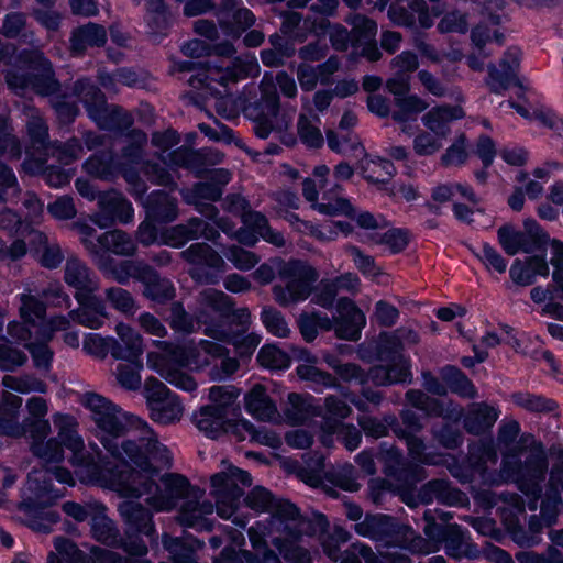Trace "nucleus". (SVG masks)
<instances>
[{
	"label": "nucleus",
	"instance_id": "22",
	"mask_svg": "<svg viewBox=\"0 0 563 563\" xmlns=\"http://www.w3.org/2000/svg\"><path fill=\"white\" fill-rule=\"evenodd\" d=\"M208 318L206 313L200 314L205 327L203 333L217 341L231 344L241 358H249L261 343L262 336L255 332L233 331L223 324L211 322Z\"/></svg>",
	"mask_w": 563,
	"mask_h": 563
},
{
	"label": "nucleus",
	"instance_id": "28",
	"mask_svg": "<svg viewBox=\"0 0 563 563\" xmlns=\"http://www.w3.org/2000/svg\"><path fill=\"white\" fill-rule=\"evenodd\" d=\"M222 187L214 183H197L191 188H181L179 194L185 203L194 206L195 209L205 216V218H213L218 213V209L206 201H218L222 196Z\"/></svg>",
	"mask_w": 563,
	"mask_h": 563
},
{
	"label": "nucleus",
	"instance_id": "33",
	"mask_svg": "<svg viewBox=\"0 0 563 563\" xmlns=\"http://www.w3.org/2000/svg\"><path fill=\"white\" fill-rule=\"evenodd\" d=\"M173 191L153 190L144 203L147 218L162 224L174 222L179 216L178 199Z\"/></svg>",
	"mask_w": 563,
	"mask_h": 563
},
{
	"label": "nucleus",
	"instance_id": "19",
	"mask_svg": "<svg viewBox=\"0 0 563 563\" xmlns=\"http://www.w3.org/2000/svg\"><path fill=\"white\" fill-rule=\"evenodd\" d=\"M319 184L314 179L306 178L302 183V194L311 207L321 214L325 216H346L352 217L353 206L346 198L339 197L342 187L339 184H333L328 190L324 189L322 194V201H318Z\"/></svg>",
	"mask_w": 563,
	"mask_h": 563
},
{
	"label": "nucleus",
	"instance_id": "35",
	"mask_svg": "<svg viewBox=\"0 0 563 563\" xmlns=\"http://www.w3.org/2000/svg\"><path fill=\"white\" fill-rule=\"evenodd\" d=\"M220 29L231 38H239L243 32L255 24V15L247 8H239L234 11L227 8L217 12Z\"/></svg>",
	"mask_w": 563,
	"mask_h": 563
},
{
	"label": "nucleus",
	"instance_id": "27",
	"mask_svg": "<svg viewBox=\"0 0 563 563\" xmlns=\"http://www.w3.org/2000/svg\"><path fill=\"white\" fill-rule=\"evenodd\" d=\"M410 85L408 79L397 80L389 78V93L398 96L396 106L398 111L393 113L396 121L405 122L412 120L428 108V103L418 95L408 93Z\"/></svg>",
	"mask_w": 563,
	"mask_h": 563
},
{
	"label": "nucleus",
	"instance_id": "38",
	"mask_svg": "<svg viewBox=\"0 0 563 563\" xmlns=\"http://www.w3.org/2000/svg\"><path fill=\"white\" fill-rule=\"evenodd\" d=\"M499 417V411L485 402L478 404L463 416V428L472 435H482L489 431Z\"/></svg>",
	"mask_w": 563,
	"mask_h": 563
},
{
	"label": "nucleus",
	"instance_id": "50",
	"mask_svg": "<svg viewBox=\"0 0 563 563\" xmlns=\"http://www.w3.org/2000/svg\"><path fill=\"white\" fill-rule=\"evenodd\" d=\"M20 307L19 314L21 320L25 323L32 324V327L38 328L46 318V303L42 301L37 296L31 292H23L18 295Z\"/></svg>",
	"mask_w": 563,
	"mask_h": 563
},
{
	"label": "nucleus",
	"instance_id": "32",
	"mask_svg": "<svg viewBox=\"0 0 563 563\" xmlns=\"http://www.w3.org/2000/svg\"><path fill=\"white\" fill-rule=\"evenodd\" d=\"M210 152L202 150H191L185 146L170 151L161 159L169 168H186L191 170L197 177L203 176L208 170L207 164Z\"/></svg>",
	"mask_w": 563,
	"mask_h": 563
},
{
	"label": "nucleus",
	"instance_id": "20",
	"mask_svg": "<svg viewBox=\"0 0 563 563\" xmlns=\"http://www.w3.org/2000/svg\"><path fill=\"white\" fill-rule=\"evenodd\" d=\"M242 227L235 232V240L246 246H254L260 239L276 246L283 247L286 244L282 232L271 228L268 219L258 211H249L243 216Z\"/></svg>",
	"mask_w": 563,
	"mask_h": 563
},
{
	"label": "nucleus",
	"instance_id": "64",
	"mask_svg": "<svg viewBox=\"0 0 563 563\" xmlns=\"http://www.w3.org/2000/svg\"><path fill=\"white\" fill-rule=\"evenodd\" d=\"M26 132L34 147L46 151L49 142L48 125L37 111L32 112L26 123Z\"/></svg>",
	"mask_w": 563,
	"mask_h": 563
},
{
	"label": "nucleus",
	"instance_id": "42",
	"mask_svg": "<svg viewBox=\"0 0 563 563\" xmlns=\"http://www.w3.org/2000/svg\"><path fill=\"white\" fill-rule=\"evenodd\" d=\"M196 427L208 438L217 439L224 431L227 415L221 408L203 406L194 413Z\"/></svg>",
	"mask_w": 563,
	"mask_h": 563
},
{
	"label": "nucleus",
	"instance_id": "43",
	"mask_svg": "<svg viewBox=\"0 0 563 563\" xmlns=\"http://www.w3.org/2000/svg\"><path fill=\"white\" fill-rule=\"evenodd\" d=\"M234 433L240 440L249 438L251 442H255L272 449H278L282 445L280 437L267 429L266 427L256 428L252 422L242 418L234 424Z\"/></svg>",
	"mask_w": 563,
	"mask_h": 563
},
{
	"label": "nucleus",
	"instance_id": "13",
	"mask_svg": "<svg viewBox=\"0 0 563 563\" xmlns=\"http://www.w3.org/2000/svg\"><path fill=\"white\" fill-rule=\"evenodd\" d=\"M144 396L146 398L152 420L162 424L179 421L184 407L178 395L155 377L144 382Z\"/></svg>",
	"mask_w": 563,
	"mask_h": 563
},
{
	"label": "nucleus",
	"instance_id": "31",
	"mask_svg": "<svg viewBox=\"0 0 563 563\" xmlns=\"http://www.w3.org/2000/svg\"><path fill=\"white\" fill-rule=\"evenodd\" d=\"M114 331L118 338L113 336L112 357L121 361L141 358L144 352L143 336L124 322H118Z\"/></svg>",
	"mask_w": 563,
	"mask_h": 563
},
{
	"label": "nucleus",
	"instance_id": "16",
	"mask_svg": "<svg viewBox=\"0 0 563 563\" xmlns=\"http://www.w3.org/2000/svg\"><path fill=\"white\" fill-rule=\"evenodd\" d=\"M69 329V321L63 314L51 316L46 321L38 325L34 341L25 344V349L30 352L34 367L42 372L48 373L52 369L54 352L48 343L53 340L58 331Z\"/></svg>",
	"mask_w": 563,
	"mask_h": 563
},
{
	"label": "nucleus",
	"instance_id": "1",
	"mask_svg": "<svg viewBox=\"0 0 563 563\" xmlns=\"http://www.w3.org/2000/svg\"><path fill=\"white\" fill-rule=\"evenodd\" d=\"M82 404L91 412L96 437L112 456L122 460L110 472L85 471L88 481L125 498H143L156 512L177 508V521L196 531L212 530L214 509L219 517L231 520L239 529L246 528L250 519L239 514V506L244 488L252 485L249 472L222 461V470L210 478L216 505L202 499V492L184 475L166 473L161 476L159 485L154 477L161 468L172 466V456L148 423L95 393L86 394Z\"/></svg>",
	"mask_w": 563,
	"mask_h": 563
},
{
	"label": "nucleus",
	"instance_id": "57",
	"mask_svg": "<svg viewBox=\"0 0 563 563\" xmlns=\"http://www.w3.org/2000/svg\"><path fill=\"white\" fill-rule=\"evenodd\" d=\"M401 426L397 417L389 412V431L397 438L418 434L422 430L421 417L411 409H404L400 413Z\"/></svg>",
	"mask_w": 563,
	"mask_h": 563
},
{
	"label": "nucleus",
	"instance_id": "15",
	"mask_svg": "<svg viewBox=\"0 0 563 563\" xmlns=\"http://www.w3.org/2000/svg\"><path fill=\"white\" fill-rule=\"evenodd\" d=\"M180 256L184 261L194 265L189 274L194 280L200 284H217L219 275L225 266L221 255L207 243H192L180 252Z\"/></svg>",
	"mask_w": 563,
	"mask_h": 563
},
{
	"label": "nucleus",
	"instance_id": "53",
	"mask_svg": "<svg viewBox=\"0 0 563 563\" xmlns=\"http://www.w3.org/2000/svg\"><path fill=\"white\" fill-rule=\"evenodd\" d=\"M45 153L62 165H70L82 156L84 147L79 139L70 137L66 142H52Z\"/></svg>",
	"mask_w": 563,
	"mask_h": 563
},
{
	"label": "nucleus",
	"instance_id": "17",
	"mask_svg": "<svg viewBox=\"0 0 563 563\" xmlns=\"http://www.w3.org/2000/svg\"><path fill=\"white\" fill-rule=\"evenodd\" d=\"M89 219L100 229L111 228L115 223L129 224L134 220V208L121 191L110 189L100 194L98 211Z\"/></svg>",
	"mask_w": 563,
	"mask_h": 563
},
{
	"label": "nucleus",
	"instance_id": "58",
	"mask_svg": "<svg viewBox=\"0 0 563 563\" xmlns=\"http://www.w3.org/2000/svg\"><path fill=\"white\" fill-rule=\"evenodd\" d=\"M409 9L397 8L389 3V22L409 29L416 27V15L429 9L426 0H410Z\"/></svg>",
	"mask_w": 563,
	"mask_h": 563
},
{
	"label": "nucleus",
	"instance_id": "23",
	"mask_svg": "<svg viewBox=\"0 0 563 563\" xmlns=\"http://www.w3.org/2000/svg\"><path fill=\"white\" fill-rule=\"evenodd\" d=\"M336 310L339 317L335 319L334 324L335 335L347 341L360 340L362 329L366 324V318L362 310L347 298L339 299Z\"/></svg>",
	"mask_w": 563,
	"mask_h": 563
},
{
	"label": "nucleus",
	"instance_id": "39",
	"mask_svg": "<svg viewBox=\"0 0 563 563\" xmlns=\"http://www.w3.org/2000/svg\"><path fill=\"white\" fill-rule=\"evenodd\" d=\"M107 42V31L102 25L89 22L76 27L70 36L73 55H81L87 47L103 46Z\"/></svg>",
	"mask_w": 563,
	"mask_h": 563
},
{
	"label": "nucleus",
	"instance_id": "2",
	"mask_svg": "<svg viewBox=\"0 0 563 563\" xmlns=\"http://www.w3.org/2000/svg\"><path fill=\"white\" fill-rule=\"evenodd\" d=\"M22 399L19 396L7 395L0 401V435L19 438L29 434L32 439L31 452L45 463H58L64 460L63 446L71 452L70 463L76 474L85 484L96 485L88 481L85 471L110 472L112 463L106 461L97 444H89L85 448L82 438L76 430V422L73 417L55 415L54 423L58 429L57 438L47 439L51 432L49 421L46 419L48 405L42 397H31L26 401L29 417L19 423V411Z\"/></svg>",
	"mask_w": 563,
	"mask_h": 563
},
{
	"label": "nucleus",
	"instance_id": "21",
	"mask_svg": "<svg viewBox=\"0 0 563 563\" xmlns=\"http://www.w3.org/2000/svg\"><path fill=\"white\" fill-rule=\"evenodd\" d=\"M199 238L216 242L220 238V233L208 221L198 217H191L184 223L164 228L161 243L174 249H180L189 241L198 240Z\"/></svg>",
	"mask_w": 563,
	"mask_h": 563
},
{
	"label": "nucleus",
	"instance_id": "14",
	"mask_svg": "<svg viewBox=\"0 0 563 563\" xmlns=\"http://www.w3.org/2000/svg\"><path fill=\"white\" fill-rule=\"evenodd\" d=\"M435 377L431 372L422 373L426 390L435 396H445L448 390L461 398L474 399L478 391L472 379L456 365L446 364L439 369Z\"/></svg>",
	"mask_w": 563,
	"mask_h": 563
},
{
	"label": "nucleus",
	"instance_id": "47",
	"mask_svg": "<svg viewBox=\"0 0 563 563\" xmlns=\"http://www.w3.org/2000/svg\"><path fill=\"white\" fill-rule=\"evenodd\" d=\"M560 489H563V464H554L550 471L549 495L542 501L541 510L548 525H552L556 517L555 507L562 503Z\"/></svg>",
	"mask_w": 563,
	"mask_h": 563
},
{
	"label": "nucleus",
	"instance_id": "5",
	"mask_svg": "<svg viewBox=\"0 0 563 563\" xmlns=\"http://www.w3.org/2000/svg\"><path fill=\"white\" fill-rule=\"evenodd\" d=\"M174 71H194L188 84L198 90V95L208 99H216V108L221 112L224 97L229 95L228 86L247 77H256L260 74V65L254 55L234 57L229 63L213 62L203 65L191 60H178L173 65Z\"/></svg>",
	"mask_w": 563,
	"mask_h": 563
},
{
	"label": "nucleus",
	"instance_id": "54",
	"mask_svg": "<svg viewBox=\"0 0 563 563\" xmlns=\"http://www.w3.org/2000/svg\"><path fill=\"white\" fill-rule=\"evenodd\" d=\"M104 301L115 311L125 317H132L139 310V305L133 295L119 286L104 289Z\"/></svg>",
	"mask_w": 563,
	"mask_h": 563
},
{
	"label": "nucleus",
	"instance_id": "10",
	"mask_svg": "<svg viewBox=\"0 0 563 563\" xmlns=\"http://www.w3.org/2000/svg\"><path fill=\"white\" fill-rule=\"evenodd\" d=\"M279 283L274 285V299L279 306L288 307L305 301L312 294L319 274L308 262L289 260L278 266Z\"/></svg>",
	"mask_w": 563,
	"mask_h": 563
},
{
	"label": "nucleus",
	"instance_id": "4",
	"mask_svg": "<svg viewBox=\"0 0 563 563\" xmlns=\"http://www.w3.org/2000/svg\"><path fill=\"white\" fill-rule=\"evenodd\" d=\"M245 505L256 514L268 512L265 521H256L249 529L253 547L265 543L271 538L272 544L279 555L288 563H311L307 549L299 544L305 534H310L312 523L300 514V510L288 500H277L272 493L255 486L244 498Z\"/></svg>",
	"mask_w": 563,
	"mask_h": 563
},
{
	"label": "nucleus",
	"instance_id": "18",
	"mask_svg": "<svg viewBox=\"0 0 563 563\" xmlns=\"http://www.w3.org/2000/svg\"><path fill=\"white\" fill-rule=\"evenodd\" d=\"M74 298L78 307L71 309L66 316L69 323L74 321L85 328L98 330L110 319L108 306L97 292H78L74 294Z\"/></svg>",
	"mask_w": 563,
	"mask_h": 563
},
{
	"label": "nucleus",
	"instance_id": "52",
	"mask_svg": "<svg viewBox=\"0 0 563 563\" xmlns=\"http://www.w3.org/2000/svg\"><path fill=\"white\" fill-rule=\"evenodd\" d=\"M512 402L529 412L551 413L554 412L559 405L554 399L547 398L542 395H534L528 391H515L511 394Z\"/></svg>",
	"mask_w": 563,
	"mask_h": 563
},
{
	"label": "nucleus",
	"instance_id": "40",
	"mask_svg": "<svg viewBox=\"0 0 563 563\" xmlns=\"http://www.w3.org/2000/svg\"><path fill=\"white\" fill-rule=\"evenodd\" d=\"M460 107L438 106L428 111L423 118V124L438 137L444 139L450 133L449 123L463 118Z\"/></svg>",
	"mask_w": 563,
	"mask_h": 563
},
{
	"label": "nucleus",
	"instance_id": "62",
	"mask_svg": "<svg viewBox=\"0 0 563 563\" xmlns=\"http://www.w3.org/2000/svg\"><path fill=\"white\" fill-rule=\"evenodd\" d=\"M2 384L7 389L20 394H45L47 391V385L43 380L38 379L37 377L31 374H25L22 376L5 375L2 378Z\"/></svg>",
	"mask_w": 563,
	"mask_h": 563
},
{
	"label": "nucleus",
	"instance_id": "3",
	"mask_svg": "<svg viewBox=\"0 0 563 563\" xmlns=\"http://www.w3.org/2000/svg\"><path fill=\"white\" fill-rule=\"evenodd\" d=\"M157 351H150L146 365L174 387L191 393L196 390L197 383L191 375L183 368L202 369L212 366L210 378L214 382L225 380L240 367L235 357L229 355V350L218 342L200 340L176 345L169 341L154 340Z\"/></svg>",
	"mask_w": 563,
	"mask_h": 563
},
{
	"label": "nucleus",
	"instance_id": "6",
	"mask_svg": "<svg viewBox=\"0 0 563 563\" xmlns=\"http://www.w3.org/2000/svg\"><path fill=\"white\" fill-rule=\"evenodd\" d=\"M33 49H24L15 57L14 65L5 70V81L15 93L32 89L42 96H54L59 89L52 63L45 57L38 44L34 41Z\"/></svg>",
	"mask_w": 563,
	"mask_h": 563
},
{
	"label": "nucleus",
	"instance_id": "56",
	"mask_svg": "<svg viewBox=\"0 0 563 563\" xmlns=\"http://www.w3.org/2000/svg\"><path fill=\"white\" fill-rule=\"evenodd\" d=\"M327 142L331 151L342 155H353L360 158L365 155V148L358 137L353 134L339 136L335 132H327Z\"/></svg>",
	"mask_w": 563,
	"mask_h": 563
},
{
	"label": "nucleus",
	"instance_id": "45",
	"mask_svg": "<svg viewBox=\"0 0 563 563\" xmlns=\"http://www.w3.org/2000/svg\"><path fill=\"white\" fill-rule=\"evenodd\" d=\"M102 272L109 274L118 284L128 285L130 279L140 282L141 278H144L148 268L144 261L126 260L113 263L111 260H107V271Z\"/></svg>",
	"mask_w": 563,
	"mask_h": 563
},
{
	"label": "nucleus",
	"instance_id": "48",
	"mask_svg": "<svg viewBox=\"0 0 563 563\" xmlns=\"http://www.w3.org/2000/svg\"><path fill=\"white\" fill-rule=\"evenodd\" d=\"M321 120L318 114L301 113L297 121V133L300 142L310 148H320L324 139L320 130Z\"/></svg>",
	"mask_w": 563,
	"mask_h": 563
},
{
	"label": "nucleus",
	"instance_id": "30",
	"mask_svg": "<svg viewBox=\"0 0 563 563\" xmlns=\"http://www.w3.org/2000/svg\"><path fill=\"white\" fill-rule=\"evenodd\" d=\"M284 419L291 426H310V421L322 416V406L311 395L290 393Z\"/></svg>",
	"mask_w": 563,
	"mask_h": 563
},
{
	"label": "nucleus",
	"instance_id": "26",
	"mask_svg": "<svg viewBox=\"0 0 563 563\" xmlns=\"http://www.w3.org/2000/svg\"><path fill=\"white\" fill-rule=\"evenodd\" d=\"M297 360L305 362L296 367V373L300 379L311 383V388L316 393H323L325 389L339 388L336 378L328 372L319 369L317 356L306 349H292Z\"/></svg>",
	"mask_w": 563,
	"mask_h": 563
},
{
	"label": "nucleus",
	"instance_id": "36",
	"mask_svg": "<svg viewBox=\"0 0 563 563\" xmlns=\"http://www.w3.org/2000/svg\"><path fill=\"white\" fill-rule=\"evenodd\" d=\"M143 0H132L136 5ZM145 22L147 33L154 41H159L167 34L170 26V14L164 0H147Z\"/></svg>",
	"mask_w": 563,
	"mask_h": 563
},
{
	"label": "nucleus",
	"instance_id": "44",
	"mask_svg": "<svg viewBox=\"0 0 563 563\" xmlns=\"http://www.w3.org/2000/svg\"><path fill=\"white\" fill-rule=\"evenodd\" d=\"M521 252L526 254H540L548 251L551 238L549 233L533 218L523 221Z\"/></svg>",
	"mask_w": 563,
	"mask_h": 563
},
{
	"label": "nucleus",
	"instance_id": "24",
	"mask_svg": "<svg viewBox=\"0 0 563 563\" xmlns=\"http://www.w3.org/2000/svg\"><path fill=\"white\" fill-rule=\"evenodd\" d=\"M100 253L92 260L96 262L100 271H107V254L112 253L119 256H133L137 250L136 242L126 232L114 229L107 231L98 236Z\"/></svg>",
	"mask_w": 563,
	"mask_h": 563
},
{
	"label": "nucleus",
	"instance_id": "25",
	"mask_svg": "<svg viewBox=\"0 0 563 563\" xmlns=\"http://www.w3.org/2000/svg\"><path fill=\"white\" fill-rule=\"evenodd\" d=\"M345 21L353 27V36L356 41L355 51L360 48V55L371 62L378 60L382 54L375 42L377 34L376 22L358 13L350 14Z\"/></svg>",
	"mask_w": 563,
	"mask_h": 563
},
{
	"label": "nucleus",
	"instance_id": "41",
	"mask_svg": "<svg viewBox=\"0 0 563 563\" xmlns=\"http://www.w3.org/2000/svg\"><path fill=\"white\" fill-rule=\"evenodd\" d=\"M82 169L95 178L112 180L120 172V166L112 151H99L82 163Z\"/></svg>",
	"mask_w": 563,
	"mask_h": 563
},
{
	"label": "nucleus",
	"instance_id": "49",
	"mask_svg": "<svg viewBox=\"0 0 563 563\" xmlns=\"http://www.w3.org/2000/svg\"><path fill=\"white\" fill-rule=\"evenodd\" d=\"M412 361L404 352H394L393 343L389 344V386L412 384Z\"/></svg>",
	"mask_w": 563,
	"mask_h": 563
},
{
	"label": "nucleus",
	"instance_id": "37",
	"mask_svg": "<svg viewBox=\"0 0 563 563\" xmlns=\"http://www.w3.org/2000/svg\"><path fill=\"white\" fill-rule=\"evenodd\" d=\"M148 272L141 278L140 283L143 285V296L151 301L157 303H165L172 300L176 290L173 283L165 277H162L158 272L147 264Z\"/></svg>",
	"mask_w": 563,
	"mask_h": 563
},
{
	"label": "nucleus",
	"instance_id": "34",
	"mask_svg": "<svg viewBox=\"0 0 563 563\" xmlns=\"http://www.w3.org/2000/svg\"><path fill=\"white\" fill-rule=\"evenodd\" d=\"M245 410L254 418L267 421L278 422L280 415L276 404L271 399L266 389L262 385H255L244 397Z\"/></svg>",
	"mask_w": 563,
	"mask_h": 563
},
{
	"label": "nucleus",
	"instance_id": "61",
	"mask_svg": "<svg viewBox=\"0 0 563 563\" xmlns=\"http://www.w3.org/2000/svg\"><path fill=\"white\" fill-rule=\"evenodd\" d=\"M433 440L445 450H457L464 442L461 429L452 422H444L440 427L432 428Z\"/></svg>",
	"mask_w": 563,
	"mask_h": 563
},
{
	"label": "nucleus",
	"instance_id": "60",
	"mask_svg": "<svg viewBox=\"0 0 563 563\" xmlns=\"http://www.w3.org/2000/svg\"><path fill=\"white\" fill-rule=\"evenodd\" d=\"M354 529L364 538L383 541L387 537V516L366 515L364 520L355 523Z\"/></svg>",
	"mask_w": 563,
	"mask_h": 563
},
{
	"label": "nucleus",
	"instance_id": "46",
	"mask_svg": "<svg viewBox=\"0 0 563 563\" xmlns=\"http://www.w3.org/2000/svg\"><path fill=\"white\" fill-rule=\"evenodd\" d=\"M90 530L93 539L106 545H117L120 540L119 530L114 521L107 516V507L103 504L92 517Z\"/></svg>",
	"mask_w": 563,
	"mask_h": 563
},
{
	"label": "nucleus",
	"instance_id": "11",
	"mask_svg": "<svg viewBox=\"0 0 563 563\" xmlns=\"http://www.w3.org/2000/svg\"><path fill=\"white\" fill-rule=\"evenodd\" d=\"M200 308L197 311V319L201 313H206L211 322L223 324L227 329H232L236 324L235 331H247L251 323V312L247 308L234 309V302L223 291L212 288L206 289L199 294Z\"/></svg>",
	"mask_w": 563,
	"mask_h": 563
},
{
	"label": "nucleus",
	"instance_id": "12",
	"mask_svg": "<svg viewBox=\"0 0 563 563\" xmlns=\"http://www.w3.org/2000/svg\"><path fill=\"white\" fill-rule=\"evenodd\" d=\"M549 461L545 449L537 442L523 462H517L512 468L518 489L527 497L538 499L542 493V483L545 481Z\"/></svg>",
	"mask_w": 563,
	"mask_h": 563
},
{
	"label": "nucleus",
	"instance_id": "7",
	"mask_svg": "<svg viewBox=\"0 0 563 563\" xmlns=\"http://www.w3.org/2000/svg\"><path fill=\"white\" fill-rule=\"evenodd\" d=\"M152 511V509H146L139 501L126 500L119 505V512L126 525L128 533L124 551L134 558L133 562L122 560L117 553L99 547H93L91 553L101 563H150V561L143 559L147 554L148 549L140 536H145L150 540L156 539Z\"/></svg>",
	"mask_w": 563,
	"mask_h": 563
},
{
	"label": "nucleus",
	"instance_id": "55",
	"mask_svg": "<svg viewBox=\"0 0 563 563\" xmlns=\"http://www.w3.org/2000/svg\"><path fill=\"white\" fill-rule=\"evenodd\" d=\"M257 362L261 366L271 371H286L291 365L290 355L277 344H264L257 353Z\"/></svg>",
	"mask_w": 563,
	"mask_h": 563
},
{
	"label": "nucleus",
	"instance_id": "8",
	"mask_svg": "<svg viewBox=\"0 0 563 563\" xmlns=\"http://www.w3.org/2000/svg\"><path fill=\"white\" fill-rule=\"evenodd\" d=\"M47 479L46 473H29L24 498L19 506L26 526L42 533L51 532L53 525L59 521V514L49 507L64 496L63 492L49 487Z\"/></svg>",
	"mask_w": 563,
	"mask_h": 563
},
{
	"label": "nucleus",
	"instance_id": "51",
	"mask_svg": "<svg viewBox=\"0 0 563 563\" xmlns=\"http://www.w3.org/2000/svg\"><path fill=\"white\" fill-rule=\"evenodd\" d=\"M336 69L338 62L333 58H329L317 67L300 64L297 69V78L302 90L311 91L316 88L319 80L323 81V75H331Z\"/></svg>",
	"mask_w": 563,
	"mask_h": 563
},
{
	"label": "nucleus",
	"instance_id": "29",
	"mask_svg": "<svg viewBox=\"0 0 563 563\" xmlns=\"http://www.w3.org/2000/svg\"><path fill=\"white\" fill-rule=\"evenodd\" d=\"M64 282L75 290L74 294L98 292L100 289L98 275L77 256H69L66 260Z\"/></svg>",
	"mask_w": 563,
	"mask_h": 563
},
{
	"label": "nucleus",
	"instance_id": "9",
	"mask_svg": "<svg viewBox=\"0 0 563 563\" xmlns=\"http://www.w3.org/2000/svg\"><path fill=\"white\" fill-rule=\"evenodd\" d=\"M73 92L82 102L88 117L101 130L123 133L134 123L131 112L117 104H109L104 93L89 78L75 81Z\"/></svg>",
	"mask_w": 563,
	"mask_h": 563
},
{
	"label": "nucleus",
	"instance_id": "63",
	"mask_svg": "<svg viewBox=\"0 0 563 563\" xmlns=\"http://www.w3.org/2000/svg\"><path fill=\"white\" fill-rule=\"evenodd\" d=\"M467 136L461 133L440 157V165L444 168L461 167L468 161Z\"/></svg>",
	"mask_w": 563,
	"mask_h": 563
},
{
	"label": "nucleus",
	"instance_id": "59",
	"mask_svg": "<svg viewBox=\"0 0 563 563\" xmlns=\"http://www.w3.org/2000/svg\"><path fill=\"white\" fill-rule=\"evenodd\" d=\"M126 362V364H119L117 366V382L124 389L137 390L142 385L141 371L143 369V362L141 358Z\"/></svg>",
	"mask_w": 563,
	"mask_h": 563
}]
</instances>
